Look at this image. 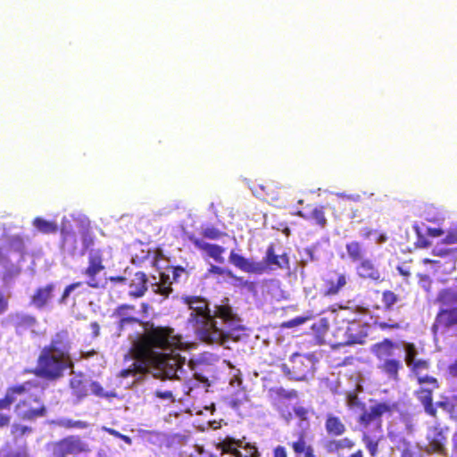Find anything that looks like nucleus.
Masks as SVG:
<instances>
[{
	"label": "nucleus",
	"mask_w": 457,
	"mask_h": 457,
	"mask_svg": "<svg viewBox=\"0 0 457 457\" xmlns=\"http://www.w3.org/2000/svg\"><path fill=\"white\" fill-rule=\"evenodd\" d=\"M144 328L145 331L132 342L129 353L124 356L125 361H134L119 372V378L147 373L149 362L158 361L159 354L165 351H172L181 345V337L170 327L154 326L146 322Z\"/></svg>",
	"instance_id": "1"
},
{
	"label": "nucleus",
	"mask_w": 457,
	"mask_h": 457,
	"mask_svg": "<svg viewBox=\"0 0 457 457\" xmlns=\"http://www.w3.org/2000/svg\"><path fill=\"white\" fill-rule=\"evenodd\" d=\"M349 403L361 410L356 420L361 431V442L370 456L377 457L379 452V439H377L376 436L383 432L382 418L384 415H392L397 409V404L386 401H375L367 408L364 403L358 401L355 395H349Z\"/></svg>",
	"instance_id": "2"
},
{
	"label": "nucleus",
	"mask_w": 457,
	"mask_h": 457,
	"mask_svg": "<svg viewBox=\"0 0 457 457\" xmlns=\"http://www.w3.org/2000/svg\"><path fill=\"white\" fill-rule=\"evenodd\" d=\"M183 302L187 304L191 313L188 322L199 340L206 344H223L228 334L217 326L207 301L200 296H186Z\"/></svg>",
	"instance_id": "3"
},
{
	"label": "nucleus",
	"mask_w": 457,
	"mask_h": 457,
	"mask_svg": "<svg viewBox=\"0 0 457 457\" xmlns=\"http://www.w3.org/2000/svg\"><path fill=\"white\" fill-rule=\"evenodd\" d=\"M228 260L236 268L249 274L262 275L270 270L289 269L287 253L277 254L273 244L268 245L262 262L245 258L234 250L230 252Z\"/></svg>",
	"instance_id": "4"
},
{
	"label": "nucleus",
	"mask_w": 457,
	"mask_h": 457,
	"mask_svg": "<svg viewBox=\"0 0 457 457\" xmlns=\"http://www.w3.org/2000/svg\"><path fill=\"white\" fill-rule=\"evenodd\" d=\"M397 347V343L390 338H384L371 346V353L381 361L378 369L394 381L399 379V371L403 369V363L399 359L391 358Z\"/></svg>",
	"instance_id": "5"
},
{
	"label": "nucleus",
	"mask_w": 457,
	"mask_h": 457,
	"mask_svg": "<svg viewBox=\"0 0 457 457\" xmlns=\"http://www.w3.org/2000/svg\"><path fill=\"white\" fill-rule=\"evenodd\" d=\"M312 361L300 353H294L288 363H283L281 370L286 376L294 380H305L312 371Z\"/></svg>",
	"instance_id": "6"
},
{
	"label": "nucleus",
	"mask_w": 457,
	"mask_h": 457,
	"mask_svg": "<svg viewBox=\"0 0 457 457\" xmlns=\"http://www.w3.org/2000/svg\"><path fill=\"white\" fill-rule=\"evenodd\" d=\"M87 267L82 271L83 275L87 277V285L92 288H99L101 279L97 275L105 269L104 264V251L99 248H91L87 253Z\"/></svg>",
	"instance_id": "7"
},
{
	"label": "nucleus",
	"mask_w": 457,
	"mask_h": 457,
	"mask_svg": "<svg viewBox=\"0 0 457 457\" xmlns=\"http://www.w3.org/2000/svg\"><path fill=\"white\" fill-rule=\"evenodd\" d=\"M37 375L53 379L57 377V347L55 342H52L49 348H44L37 368Z\"/></svg>",
	"instance_id": "8"
},
{
	"label": "nucleus",
	"mask_w": 457,
	"mask_h": 457,
	"mask_svg": "<svg viewBox=\"0 0 457 457\" xmlns=\"http://www.w3.org/2000/svg\"><path fill=\"white\" fill-rule=\"evenodd\" d=\"M183 363L179 354L162 353L159 354L158 361L149 362V368L155 367L162 370L166 378H173L177 377V372L182 368Z\"/></svg>",
	"instance_id": "9"
},
{
	"label": "nucleus",
	"mask_w": 457,
	"mask_h": 457,
	"mask_svg": "<svg viewBox=\"0 0 457 457\" xmlns=\"http://www.w3.org/2000/svg\"><path fill=\"white\" fill-rule=\"evenodd\" d=\"M426 439L428 441V453L445 454L447 438L445 435V429L439 424L428 428Z\"/></svg>",
	"instance_id": "10"
},
{
	"label": "nucleus",
	"mask_w": 457,
	"mask_h": 457,
	"mask_svg": "<svg viewBox=\"0 0 457 457\" xmlns=\"http://www.w3.org/2000/svg\"><path fill=\"white\" fill-rule=\"evenodd\" d=\"M46 408L38 406L37 397L32 399L29 396L24 400H21L17 404V415L24 420H33L45 414Z\"/></svg>",
	"instance_id": "11"
},
{
	"label": "nucleus",
	"mask_w": 457,
	"mask_h": 457,
	"mask_svg": "<svg viewBox=\"0 0 457 457\" xmlns=\"http://www.w3.org/2000/svg\"><path fill=\"white\" fill-rule=\"evenodd\" d=\"M373 294L377 297L381 296V304L378 301L370 299V307L374 311L391 312L401 301L400 295L389 289L383 291L377 289L374 290Z\"/></svg>",
	"instance_id": "12"
},
{
	"label": "nucleus",
	"mask_w": 457,
	"mask_h": 457,
	"mask_svg": "<svg viewBox=\"0 0 457 457\" xmlns=\"http://www.w3.org/2000/svg\"><path fill=\"white\" fill-rule=\"evenodd\" d=\"M135 310V306L132 304H120L116 307L113 312V316L119 319L117 322V330L120 333L127 327L133 326L135 324L143 325L142 320L133 315L131 312Z\"/></svg>",
	"instance_id": "13"
},
{
	"label": "nucleus",
	"mask_w": 457,
	"mask_h": 457,
	"mask_svg": "<svg viewBox=\"0 0 457 457\" xmlns=\"http://www.w3.org/2000/svg\"><path fill=\"white\" fill-rule=\"evenodd\" d=\"M357 275L363 279H369L376 283L384 281L383 273L376 262L370 259L364 258L356 265Z\"/></svg>",
	"instance_id": "14"
},
{
	"label": "nucleus",
	"mask_w": 457,
	"mask_h": 457,
	"mask_svg": "<svg viewBox=\"0 0 457 457\" xmlns=\"http://www.w3.org/2000/svg\"><path fill=\"white\" fill-rule=\"evenodd\" d=\"M89 451L86 443L79 436H71L59 441V457L79 454Z\"/></svg>",
	"instance_id": "15"
},
{
	"label": "nucleus",
	"mask_w": 457,
	"mask_h": 457,
	"mask_svg": "<svg viewBox=\"0 0 457 457\" xmlns=\"http://www.w3.org/2000/svg\"><path fill=\"white\" fill-rule=\"evenodd\" d=\"M355 441L348 436L330 438L323 443V448L328 454H339L342 451H351L355 447Z\"/></svg>",
	"instance_id": "16"
},
{
	"label": "nucleus",
	"mask_w": 457,
	"mask_h": 457,
	"mask_svg": "<svg viewBox=\"0 0 457 457\" xmlns=\"http://www.w3.org/2000/svg\"><path fill=\"white\" fill-rule=\"evenodd\" d=\"M436 389L420 386L414 393L419 402L422 404L425 412L435 419L437 418V410L433 403V392Z\"/></svg>",
	"instance_id": "17"
},
{
	"label": "nucleus",
	"mask_w": 457,
	"mask_h": 457,
	"mask_svg": "<svg viewBox=\"0 0 457 457\" xmlns=\"http://www.w3.org/2000/svg\"><path fill=\"white\" fill-rule=\"evenodd\" d=\"M189 240L191 243L199 250L205 252L211 258L215 260L217 262H223L224 259L222 257L225 249L215 244L206 243L195 237H190Z\"/></svg>",
	"instance_id": "18"
},
{
	"label": "nucleus",
	"mask_w": 457,
	"mask_h": 457,
	"mask_svg": "<svg viewBox=\"0 0 457 457\" xmlns=\"http://www.w3.org/2000/svg\"><path fill=\"white\" fill-rule=\"evenodd\" d=\"M346 285V278L343 273L331 271L325 279V295H335Z\"/></svg>",
	"instance_id": "19"
},
{
	"label": "nucleus",
	"mask_w": 457,
	"mask_h": 457,
	"mask_svg": "<svg viewBox=\"0 0 457 457\" xmlns=\"http://www.w3.org/2000/svg\"><path fill=\"white\" fill-rule=\"evenodd\" d=\"M324 427L327 434L329 436L338 437L343 436L347 428L340 417L328 413L325 417Z\"/></svg>",
	"instance_id": "20"
},
{
	"label": "nucleus",
	"mask_w": 457,
	"mask_h": 457,
	"mask_svg": "<svg viewBox=\"0 0 457 457\" xmlns=\"http://www.w3.org/2000/svg\"><path fill=\"white\" fill-rule=\"evenodd\" d=\"M365 256L366 249L364 245L357 240H352L345 244V256L342 254L341 258H346L353 263H359Z\"/></svg>",
	"instance_id": "21"
},
{
	"label": "nucleus",
	"mask_w": 457,
	"mask_h": 457,
	"mask_svg": "<svg viewBox=\"0 0 457 457\" xmlns=\"http://www.w3.org/2000/svg\"><path fill=\"white\" fill-rule=\"evenodd\" d=\"M295 457H317L314 448L306 441L305 434L300 432L297 439L289 444Z\"/></svg>",
	"instance_id": "22"
},
{
	"label": "nucleus",
	"mask_w": 457,
	"mask_h": 457,
	"mask_svg": "<svg viewBox=\"0 0 457 457\" xmlns=\"http://www.w3.org/2000/svg\"><path fill=\"white\" fill-rule=\"evenodd\" d=\"M346 339L344 345H361L365 342L367 333L361 329V326L357 323H351L345 330Z\"/></svg>",
	"instance_id": "23"
},
{
	"label": "nucleus",
	"mask_w": 457,
	"mask_h": 457,
	"mask_svg": "<svg viewBox=\"0 0 457 457\" xmlns=\"http://www.w3.org/2000/svg\"><path fill=\"white\" fill-rule=\"evenodd\" d=\"M133 288L129 291V295L133 298L142 297L147 291V277L145 273L137 271L135 273V278L130 284Z\"/></svg>",
	"instance_id": "24"
},
{
	"label": "nucleus",
	"mask_w": 457,
	"mask_h": 457,
	"mask_svg": "<svg viewBox=\"0 0 457 457\" xmlns=\"http://www.w3.org/2000/svg\"><path fill=\"white\" fill-rule=\"evenodd\" d=\"M32 386V382L28 381L22 385L14 386L9 389L4 399L0 400V411L4 409H8L10 405L14 402V394L21 395L25 392H29Z\"/></svg>",
	"instance_id": "25"
},
{
	"label": "nucleus",
	"mask_w": 457,
	"mask_h": 457,
	"mask_svg": "<svg viewBox=\"0 0 457 457\" xmlns=\"http://www.w3.org/2000/svg\"><path fill=\"white\" fill-rule=\"evenodd\" d=\"M215 318L220 319L224 323L233 325L238 321L237 316L234 313L232 307L228 304H220L215 306L214 313L212 314Z\"/></svg>",
	"instance_id": "26"
},
{
	"label": "nucleus",
	"mask_w": 457,
	"mask_h": 457,
	"mask_svg": "<svg viewBox=\"0 0 457 457\" xmlns=\"http://www.w3.org/2000/svg\"><path fill=\"white\" fill-rule=\"evenodd\" d=\"M54 289V285H47L38 288L32 297V303L37 308L46 306L47 302L53 297Z\"/></svg>",
	"instance_id": "27"
},
{
	"label": "nucleus",
	"mask_w": 457,
	"mask_h": 457,
	"mask_svg": "<svg viewBox=\"0 0 457 457\" xmlns=\"http://www.w3.org/2000/svg\"><path fill=\"white\" fill-rule=\"evenodd\" d=\"M11 321L17 328V329L31 328L36 324L35 318L25 313H16L12 315Z\"/></svg>",
	"instance_id": "28"
},
{
	"label": "nucleus",
	"mask_w": 457,
	"mask_h": 457,
	"mask_svg": "<svg viewBox=\"0 0 457 457\" xmlns=\"http://www.w3.org/2000/svg\"><path fill=\"white\" fill-rule=\"evenodd\" d=\"M171 285L172 282L170 281V276L164 273H161L160 281L154 285V291L156 294L162 295L164 298H168L173 291Z\"/></svg>",
	"instance_id": "29"
},
{
	"label": "nucleus",
	"mask_w": 457,
	"mask_h": 457,
	"mask_svg": "<svg viewBox=\"0 0 457 457\" xmlns=\"http://www.w3.org/2000/svg\"><path fill=\"white\" fill-rule=\"evenodd\" d=\"M73 361L67 349H59V377L61 372L69 370L72 372Z\"/></svg>",
	"instance_id": "30"
},
{
	"label": "nucleus",
	"mask_w": 457,
	"mask_h": 457,
	"mask_svg": "<svg viewBox=\"0 0 457 457\" xmlns=\"http://www.w3.org/2000/svg\"><path fill=\"white\" fill-rule=\"evenodd\" d=\"M70 385L78 397L80 398L87 395V388L86 380L81 376L72 378L70 381Z\"/></svg>",
	"instance_id": "31"
},
{
	"label": "nucleus",
	"mask_w": 457,
	"mask_h": 457,
	"mask_svg": "<svg viewBox=\"0 0 457 457\" xmlns=\"http://www.w3.org/2000/svg\"><path fill=\"white\" fill-rule=\"evenodd\" d=\"M308 216V220H313L315 224L319 225L320 228H324L327 225V219L325 217V211L323 206L313 208Z\"/></svg>",
	"instance_id": "32"
},
{
	"label": "nucleus",
	"mask_w": 457,
	"mask_h": 457,
	"mask_svg": "<svg viewBox=\"0 0 457 457\" xmlns=\"http://www.w3.org/2000/svg\"><path fill=\"white\" fill-rule=\"evenodd\" d=\"M235 281V285L246 289L248 292L256 294L257 292V283L254 281L245 279L243 277H238L232 272V277H229Z\"/></svg>",
	"instance_id": "33"
},
{
	"label": "nucleus",
	"mask_w": 457,
	"mask_h": 457,
	"mask_svg": "<svg viewBox=\"0 0 457 457\" xmlns=\"http://www.w3.org/2000/svg\"><path fill=\"white\" fill-rule=\"evenodd\" d=\"M396 448L400 451V457H415L414 448L410 441L400 438Z\"/></svg>",
	"instance_id": "34"
},
{
	"label": "nucleus",
	"mask_w": 457,
	"mask_h": 457,
	"mask_svg": "<svg viewBox=\"0 0 457 457\" xmlns=\"http://www.w3.org/2000/svg\"><path fill=\"white\" fill-rule=\"evenodd\" d=\"M34 227L42 233H54L56 229L54 222L46 220L42 218H36L33 221Z\"/></svg>",
	"instance_id": "35"
},
{
	"label": "nucleus",
	"mask_w": 457,
	"mask_h": 457,
	"mask_svg": "<svg viewBox=\"0 0 457 457\" xmlns=\"http://www.w3.org/2000/svg\"><path fill=\"white\" fill-rule=\"evenodd\" d=\"M403 349L405 351L404 361L408 366L412 361L417 360L419 354L417 346L414 343L407 342L403 344Z\"/></svg>",
	"instance_id": "36"
},
{
	"label": "nucleus",
	"mask_w": 457,
	"mask_h": 457,
	"mask_svg": "<svg viewBox=\"0 0 457 457\" xmlns=\"http://www.w3.org/2000/svg\"><path fill=\"white\" fill-rule=\"evenodd\" d=\"M90 386L92 393L98 397L111 399L117 395L114 392H105L98 382H92Z\"/></svg>",
	"instance_id": "37"
},
{
	"label": "nucleus",
	"mask_w": 457,
	"mask_h": 457,
	"mask_svg": "<svg viewBox=\"0 0 457 457\" xmlns=\"http://www.w3.org/2000/svg\"><path fill=\"white\" fill-rule=\"evenodd\" d=\"M373 325L381 331L397 330L403 328L402 324L396 321L387 322L383 320H374Z\"/></svg>",
	"instance_id": "38"
},
{
	"label": "nucleus",
	"mask_w": 457,
	"mask_h": 457,
	"mask_svg": "<svg viewBox=\"0 0 457 457\" xmlns=\"http://www.w3.org/2000/svg\"><path fill=\"white\" fill-rule=\"evenodd\" d=\"M408 367L413 374L418 376L421 370H425L429 368V362L425 359H417L409 364Z\"/></svg>",
	"instance_id": "39"
},
{
	"label": "nucleus",
	"mask_w": 457,
	"mask_h": 457,
	"mask_svg": "<svg viewBox=\"0 0 457 457\" xmlns=\"http://www.w3.org/2000/svg\"><path fill=\"white\" fill-rule=\"evenodd\" d=\"M201 234L203 235L204 237L212 240L219 239L222 236L227 235L226 233L219 230L215 227H206L202 230Z\"/></svg>",
	"instance_id": "40"
},
{
	"label": "nucleus",
	"mask_w": 457,
	"mask_h": 457,
	"mask_svg": "<svg viewBox=\"0 0 457 457\" xmlns=\"http://www.w3.org/2000/svg\"><path fill=\"white\" fill-rule=\"evenodd\" d=\"M32 432V428L21 424H12L11 433L15 438L21 437Z\"/></svg>",
	"instance_id": "41"
},
{
	"label": "nucleus",
	"mask_w": 457,
	"mask_h": 457,
	"mask_svg": "<svg viewBox=\"0 0 457 457\" xmlns=\"http://www.w3.org/2000/svg\"><path fill=\"white\" fill-rule=\"evenodd\" d=\"M260 188L270 197V200H278V193L276 191V187L272 182H267L265 185H260Z\"/></svg>",
	"instance_id": "42"
},
{
	"label": "nucleus",
	"mask_w": 457,
	"mask_h": 457,
	"mask_svg": "<svg viewBox=\"0 0 457 457\" xmlns=\"http://www.w3.org/2000/svg\"><path fill=\"white\" fill-rule=\"evenodd\" d=\"M208 274L226 276L229 278L232 277V270L217 265H211V267L208 269Z\"/></svg>",
	"instance_id": "43"
},
{
	"label": "nucleus",
	"mask_w": 457,
	"mask_h": 457,
	"mask_svg": "<svg viewBox=\"0 0 457 457\" xmlns=\"http://www.w3.org/2000/svg\"><path fill=\"white\" fill-rule=\"evenodd\" d=\"M417 382L420 385L428 384L431 388H439V383L437 379L431 376H417Z\"/></svg>",
	"instance_id": "44"
},
{
	"label": "nucleus",
	"mask_w": 457,
	"mask_h": 457,
	"mask_svg": "<svg viewBox=\"0 0 457 457\" xmlns=\"http://www.w3.org/2000/svg\"><path fill=\"white\" fill-rule=\"evenodd\" d=\"M307 320L308 318L306 317L298 316L289 320L282 322L280 327L283 328H291L303 324Z\"/></svg>",
	"instance_id": "45"
},
{
	"label": "nucleus",
	"mask_w": 457,
	"mask_h": 457,
	"mask_svg": "<svg viewBox=\"0 0 457 457\" xmlns=\"http://www.w3.org/2000/svg\"><path fill=\"white\" fill-rule=\"evenodd\" d=\"M61 424L66 428H85L87 427V424L85 421L77 420V421H62Z\"/></svg>",
	"instance_id": "46"
},
{
	"label": "nucleus",
	"mask_w": 457,
	"mask_h": 457,
	"mask_svg": "<svg viewBox=\"0 0 457 457\" xmlns=\"http://www.w3.org/2000/svg\"><path fill=\"white\" fill-rule=\"evenodd\" d=\"M295 414L301 420H307L308 419V410L305 407L298 406L294 408Z\"/></svg>",
	"instance_id": "47"
},
{
	"label": "nucleus",
	"mask_w": 457,
	"mask_h": 457,
	"mask_svg": "<svg viewBox=\"0 0 457 457\" xmlns=\"http://www.w3.org/2000/svg\"><path fill=\"white\" fill-rule=\"evenodd\" d=\"M172 283L173 282H178L179 281V277L186 273V270L185 268L181 267V266H176V267H172Z\"/></svg>",
	"instance_id": "48"
},
{
	"label": "nucleus",
	"mask_w": 457,
	"mask_h": 457,
	"mask_svg": "<svg viewBox=\"0 0 457 457\" xmlns=\"http://www.w3.org/2000/svg\"><path fill=\"white\" fill-rule=\"evenodd\" d=\"M375 235H377V231L369 227L362 228L360 232V237L363 239H368Z\"/></svg>",
	"instance_id": "49"
},
{
	"label": "nucleus",
	"mask_w": 457,
	"mask_h": 457,
	"mask_svg": "<svg viewBox=\"0 0 457 457\" xmlns=\"http://www.w3.org/2000/svg\"><path fill=\"white\" fill-rule=\"evenodd\" d=\"M278 395L287 399L295 398L297 396L295 390L286 391L283 388L278 390Z\"/></svg>",
	"instance_id": "50"
},
{
	"label": "nucleus",
	"mask_w": 457,
	"mask_h": 457,
	"mask_svg": "<svg viewBox=\"0 0 457 457\" xmlns=\"http://www.w3.org/2000/svg\"><path fill=\"white\" fill-rule=\"evenodd\" d=\"M11 245L16 251H20L22 248L23 242L19 236H15L12 238Z\"/></svg>",
	"instance_id": "51"
},
{
	"label": "nucleus",
	"mask_w": 457,
	"mask_h": 457,
	"mask_svg": "<svg viewBox=\"0 0 457 457\" xmlns=\"http://www.w3.org/2000/svg\"><path fill=\"white\" fill-rule=\"evenodd\" d=\"M273 457H287L286 448L282 445H278L273 450Z\"/></svg>",
	"instance_id": "52"
},
{
	"label": "nucleus",
	"mask_w": 457,
	"mask_h": 457,
	"mask_svg": "<svg viewBox=\"0 0 457 457\" xmlns=\"http://www.w3.org/2000/svg\"><path fill=\"white\" fill-rule=\"evenodd\" d=\"M80 285H81V282H77V283H73V284L68 286L62 293V300H65L68 297V295H70L71 291H72L74 288L79 287Z\"/></svg>",
	"instance_id": "53"
},
{
	"label": "nucleus",
	"mask_w": 457,
	"mask_h": 457,
	"mask_svg": "<svg viewBox=\"0 0 457 457\" xmlns=\"http://www.w3.org/2000/svg\"><path fill=\"white\" fill-rule=\"evenodd\" d=\"M436 407L442 408L445 411H451L453 409V404L448 400L445 401H438L434 404Z\"/></svg>",
	"instance_id": "54"
},
{
	"label": "nucleus",
	"mask_w": 457,
	"mask_h": 457,
	"mask_svg": "<svg viewBox=\"0 0 457 457\" xmlns=\"http://www.w3.org/2000/svg\"><path fill=\"white\" fill-rule=\"evenodd\" d=\"M155 395L161 399H171L173 395L171 391H156Z\"/></svg>",
	"instance_id": "55"
},
{
	"label": "nucleus",
	"mask_w": 457,
	"mask_h": 457,
	"mask_svg": "<svg viewBox=\"0 0 457 457\" xmlns=\"http://www.w3.org/2000/svg\"><path fill=\"white\" fill-rule=\"evenodd\" d=\"M71 231L72 228L71 227L66 226V220L62 219L61 232L63 235V237H65L66 236H69Z\"/></svg>",
	"instance_id": "56"
},
{
	"label": "nucleus",
	"mask_w": 457,
	"mask_h": 457,
	"mask_svg": "<svg viewBox=\"0 0 457 457\" xmlns=\"http://www.w3.org/2000/svg\"><path fill=\"white\" fill-rule=\"evenodd\" d=\"M449 253H450V250H448V249H433L432 250V254L435 256L444 257V256L448 255Z\"/></svg>",
	"instance_id": "57"
},
{
	"label": "nucleus",
	"mask_w": 457,
	"mask_h": 457,
	"mask_svg": "<svg viewBox=\"0 0 457 457\" xmlns=\"http://www.w3.org/2000/svg\"><path fill=\"white\" fill-rule=\"evenodd\" d=\"M90 328H91V330H92L93 337H98L99 333H100V326H99V324L96 321L91 322L90 323Z\"/></svg>",
	"instance_id": "58"
},
{
	"label": "nucleus",
	"mask_w": 457,
	"mask_h": 457,
	"mask_svg": "<svg viewBox=\"0 0 457 457\" xmlns=\"http://www.w3.org/2000/svg\"><path fill=\"white\" fill-rule=\"evenodd\" d=\"M10 421V417L5 415L4 413L0 412V428H3L8 425Z\"/></svg>",
	"instance_id": "59"
},
{
	"label": "nucleus",
	"mask_w": 457,
	"mask_h": 457,
	"mask_svg": "<svg viewBox=\"0 0 457 457\" xmlns=\"http://www.w3.org/2000/svg\"><path fill=\"white\" fill-rule=\"evenodd\" d=\"M444 234V231L441 228H429L428 235L431 237H440Z\"/></svg>",
	"instance_id": "60"
},
{
	"label": "nucleus",
	"mask_w": 457,
	"mask_h": 457,
	"mask_svg": "<svg viewBox=\"0 0 457 457\" xmlns=\"http://www.w3.org/2000/svg\"><path fill=\"white\" fill-rule=\"evenodd\" d=\"M110 281L113 283H125L127 278L123 276H112L110 277Z\"/></svg>",
	"instance_id": "61"
},
{
	"label": "nucleus",
	"mask_w": 457,
	"mask_h": 457,
	"mask_svg": "<svg viewBox=\"0 0 457 457\" xmlns=\"http://www.w3.org/2000/svg\"><path fill=\"white\" fill-rule=\"evenodd\" d=\"M452 445H453V451L454 453H457V430L453 433L452 436Z\"/></svg>",
	"instance_id": "62"
},
{
	"label": "nucleus",
	"mask_w": 457,
	"mask_h": 457,
	"mask_svg": "<svg viewBox=\"0 0 457 457\" xmlns=\"http://www.w3.org/2000/svg\"><path fill=\"white\" fill-rule=\"evenodd\" d=\"M347 457H365L361 449H358L351 453Z\"/></svg>",
	"instance_id": "63"
},
{
	"label": "nucleus",
	"mask_w": 457,
	"mask_h": 457,
	"mask_svg": "<svg viewBox=\"0 0 457 457\" xmlns=\"http://www.w3.org/2000/svg\"><path fill=\"white\" fill-rule=\"evenodd\" d=\"M4 457H29V455L25 452H18L15 453H10Z\"/></svg>",
	"instance_id": "64"
}]
</instances>
